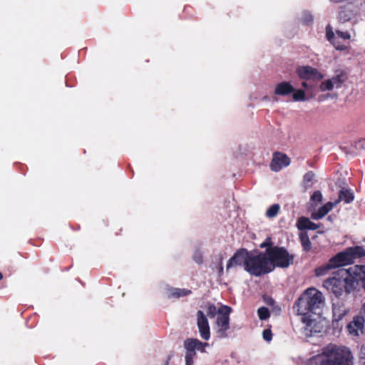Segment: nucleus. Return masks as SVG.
I'll return each instance as SVG.
<instances>
[{
  "instance_id": "obj_31",
  "label": "nucleus",
  "mask_w": 365,
  "mask_h": 365,
  "mask_svg": "<svg viewBox=\"0 0 365 365\" xmlns=\"http://www.w3.org/2000/svg\"><path fill=\"white\" fill-rule=\"evenodd\" d=\"M311 200L314 202H321L322 200V195L319 190L314 191L311 196Z\"/></svg>"
},
{
  "instance_id": "obj_2",
  "label": "nucleus",
  "mask_w": 365,
  "mask_h": 365,
  "mask_svg": "<svg viewBox=\"0 0 365 365\" xmlns=\"http://www.w3.org/2000/svg\"><path fill=\"white\" fill-rule=\"evenodd\" d=\"M354 281L351 279L349 269L339 270L331 277L324 280L322 286L329 293L339 298L345 292L350 294L354 291Z\"/></svg>"
},
{
  "instance_id": "obj_6",
  "label": "nucleus",
  "mask_w": 365,
  "mask_h": 365,
  "mask_svg": "<svg viewBox=\"0 0 365 365\" xmlns=\"http://www.w3.org/2000/svg\"><path fill=\"white\" fill-rule=\"evenodd\" d=\"M232 308L227 305H222L218 309L220 315L217 317L216 324L218 327L217 334L220 338L227 337V331L230 329V314Z\"/></svg>"
},
{
  "instance_id": "obj_46",
  "label": "nucleus",
  "mask_w": 365,
  "mask_h": 365,
  "mask_svg": "<svg viewBox=\"0 0 365 365\" xmlns=\"http://www.w3.org/2000/svg\"><path fill=\"white\" fill-rule=\"evenodd\" d=\"M364 365H365V361H364Z\"/></svg>"
},
{
  "instance_id": "obj_29",
  "label": "nucleus",
  "mask_w": 365,
  "mask_h": 365,
  "mask_svg": "<svg viewBox=\"0 0 365 365\" xmlns=\"http://www.w3.org/2000/svg\"><path fill=\"white\" fill-rule=\"evenodd\" d=\"M314 173L313 171H308L303 176V182L305 185H307L309 182H311L314 178Z\"/></svg>"
},
{
  "instance_id": "obj_21",
  "label": "nucleus",
  "mask_w": 365,
  "mask_h": 365,
  "mask_svg": "<svg viewBox=\"0 0 365 365\" xmlns=\"http://www.w3.org/2000/svg\"><path fill=\"white\" fill-rule=\"evenodd\" d=\"M354 199V192L350 189L343 187L339 192V198L334 203L336 205L340 201H344L345 203H350Z\"/></svg>"
},
{
  "instance_id": "obj_20",
  "label": "nucleus",
  "mask_w": 365,
  "mask_h": 365,
  "mask_svg": "<svg viewBox=\"0 0 365 365\" xmlns=\"http://www.w3.org/2000/svg\"><path fill=\"white\" fill-rule=\"evenodd\" d=\"M334 205V203L329 202L319 207L317 212H314L311 215V218L314 220H318L323 218L329 211H331Z\"/></svg>"
},
{
  "instance_id": "obj_25",
  "label": "nucleus",
  "mask_w": 365,
  "mask_h": 365,
  "mask_svg": "<svg viewBox=\"0 0 365 365\" xmlns=\"http://www.w3.org/2000/svg\"><path fill=\"white\" fill-rule=\"evenodd\" d=\"M257 314L261 320H266L270 317L269 310L265 307H259L257 310Z\"/></svg>"
},
{
  "instance_id": "obj_10",
  "label": "nucleus",
  "mask_w": 365,
  "mask_h": 365,
  "mask_svg": "<svg viewBox=\"0 0 365 365\" xmlns=\"http://www.w3.org/2000/svg\"><path fill=\"white\" fill-rule=\"evenodd\" d=\"M297 74L301 79L321 80L324 76L315 68L309 66H299L297 68Z\"/></svg>"
},
{
  "instance_id": "obj_28",
  "label": "nucleus",
  "mask_w": 365,
  "mask_h": 365,
  "mask_svg": "<svg viewBox=\"0 0 365 365\" xmlns=\"http://www.w3.org/2000/svg\"><path fill=\"white\" fill-rule=\"evenodd\" d=\"M333 88V84L330 79L323 81L320 85V90L322 91H331Z\"/></svg>"
},
{
  "instance_id": "obj_9",
  "label": "nucleus",
  "mask_w": 365,
  "mask_h": 365,
  "mask_svg": "<svg viewBox=\"0 0 365 365\" xmlns=\"http://www.w3.org/2000/svg\"><path fill=\"white\" fill-rule=\"evenodd\" d=\"M351 279L354 281V291L359 287L365 291V265H355L349 268Z\"/></svg>"
},
{
  "instance_id": "obj_36",
  "label": "nucleus",
  "mask_w": 365,
  "mask_h": 365,
  "mask_svg": "<svg viewBox=\"0 0 365 365\" xmlns=\"http://www.w3.org/2000/svg\"><path fill=\"white\" fill-rule=\"evenodd\" d=\"M336 34L339 37H340L343 39H349L350 38V34L347 31L344 32V31H336Z\"/></svg>"
},
{
  "instance_id": "obj_27",
  "label": "nucleus",
  "mask_w": 365,
  "mask_h": 365,
  "mask_svg": "<svg viewBox=\"0 0 365 365\" xmlns=\"http://www.w3.org/2000/svg\"><path fill=\"white\" fill-rule=\"evenodd\" d=\"M292 95L293 100L295 101H305V92L302 89L294 91Z\"/></svg>"
},
{
  "instance_id": "obj_42",
  "label": "nucleus",
  "mask_w": 365,
  "mask_h": 365,
  "mask_svg": "<svg viewBox=\"0 0 365 365\" xmlns=\"http://www.w3.org/2000/svg\"><path fill=\"white\" fill-rule=\"evenodd\" d=\"M219 272L220 274L223 272V267L222 264H220V266Z\"/></svg>"
},
{
  "instance_id": "obj_26",
  "label": "nucleus",
  "mask_w": 365,
  "mask_h": 365,
  "mask_svg": "<svg viewBox=\"0 0 365 365\" xmlns=\"http://www.w3.org/2000/svg\"><path fill=\"white\" fill-rule=\"evenodd\" d=\"M280 207L278 204H274L271 205L266 212V215L268 217H274L279 212Z\"/></svg>"
},
{
  "instance_id": "obj_8",
  "label": "nucleus",
  "mask_w": 365,
  "mask_h": 365,
  "mask_svg": "<svg viewBox=\"0 0 365 365\" xmlns=\"http://www.w3.org/2000/svg\"><path fill=\"white\" fill-rule=\"evenodd\" d=\"M250 252L246 248H240L237 250L233 256L227 261L226 265V270H228L234 267L243 266L245 270L246 262L249 257Z\"/></svg>"
},
{
  "instance_id": "obj_12",
  "label": "nucleus",
  "mask_w": 365,
  "mask_h": 365,
  "mask_svg": "<svg viewBox=\"0 0 365 365\" xmlns=\"http://www.w3.org/2000/svg\"><path fill=\"white\" fill-rule=\"evenodd\" d=\"M290 164V159L289 157L282 153L274 152L273 158L270 163V169L272 171L278 172L284 167H287Z\"/></svg>"
},
{
  "instance_id": "obj_4",
  "label": "nucleus",
  "mask_w": 365,
  "mask_h": 365,
  "mask_svg": "<svg viewBox=\"0 0 365 365\" xmlns=\"http://www.w3.org/2000/svg\"><path fill=\"white\" fill-rule=\"evenodd\" d=\"M266 254L273 269L275 267L287 268L294 263V255L289 254L284 247L274 246L268 248L266 250Z\"/></svg>"
},
{
  "instance_id": "obj_40",
  "label": "nucleus",
  "mask_w": 365,
  "mask_h": 365,
  "mask_svg": "<svg viewBox=\"0 0 365 365\" xmlns=\"http://www.w3.org/2000/svg\"><path fill=\"white\" fill-rule=\"evenodd\" d=\"M172 354H169L164 365H169V363L172 359Z\"/></svg>"
},
{
  "instance_id": "obj_13",
  "label": "nucleus",
  "mask_w": 365,
  "mask_h": 365,
  "mask_svg": "<svg viewBox=\"0 0 365 365\" xmlns=\"http://www.w3.org/2000/svg\"><path fill=\"white\" fill-rule=\"evenodd\" d=\"M342 267L337 255H335L329 259V260L324 264L317 267L314 270L315 274L317 277L327 274L330 270Z\"/></svg>"
},
{
  "instance_id": "obj_34",
  "label": "nucleus",
  "mask_w": 365,
  "mask_h": 365,
  "mask_svg": "<svg viewBox=\"0 0 365 365\" xmlns=\"http://www.w3.org/2000/svg\"><path fill=\"white\" fill-rule=\"evenodd\" d=\"M263 339L267 341H269L272 340V333L270 329H264L262 332Z\"/></svg>"
},
{
  "instance_id": "obj_11",
  "label": "nucleus",
  "mask_w": 365,
  "mask_h": 365,
  "mask_svg": "<svg viewBox=\"0 0 365 365\" xmlns=\"http://www.w3.org/2000/svg\"><path fill=\"white\" fill-rule=\"evenodd\" d=\"M197 324L202 339L208 340L210 337V326L206 316L201 310L197 312Z\"/></svg>"
},
{
  "instance_id": "obj_23",
  "label": "nucleus",
  "mask_w": 365,
  "mask_h": 365,
  "mask_svg": "<svg viewBox=\"0 0 365 365\" xmlns=\"http://www.w3.org/2000/svg\"><path fill=\"white\" fill-rule=\"evenodd\" d=\"M299 240L302 244V248L305 252L310 251L312 248V242L309 240L308 234L304 232H301L299 234Z\"/></svg>"
},
{
  "instance_id": "obj_45",
  "label": "nucleus",
  "mask_w": 365,
  "mask_h": 365,
  "mask_svg": "<svg viewBox=\"0 0 365 365\" xmlns=\"http://www.w3.org/2000/svg\"><path fill=\"white\" fill-rule=\"evenodd\" d=\"M328 220H331V217L330 216L328 217Z\"/></svg>"
},
{
  "instance_id": "obj_5",
  "label": "nucleus",
  "mask_w": 365,
  "mask_h": 365,
  "mask_svg": "<svg viewBox=\"0 0 365 365\" xmlns=\"http://www.w3.org/2000/svg\"><path fill=\"white\" fill-rule=\"evenodd\" d=\"M342 267L351 264L354 259L365 256V249L362 246H354L346 248L336 254Z\"/></svg>"
},
{
  "instance_id": "obj_17",
  "label": "nucleus",
  "mask_w": 365,
  "mask_h": 365,
  "mask_svg": "<svg viewBox=\"0 0 365 365\" xmlns=\"http://www.w3.org/2000/svg\"><path fill=\"white\" fill-rule=\"evenodd\" d=\"M297 227L299 230H316L321 227V224H316L306 217H300L297 220Z\"/></svg>"
},
{
  "instance_id": "obj_14",
  "label": "nucleus",
  "mask_w": 365,
  "mask_h": 365,
  "mask_svg": "<svg viewBox=\"0 0 365 365\" xmlns=\"http://www.w3.org/2000/svg\"><path fill=\"white\" fill-rule=\"evenodd\" d=\"M364 318L362 316H356L353 320L347 324V330L351 335L354 336H359L364 333Z\"/></svg>"
},
{
  "instance_id": "obj_16",
  "label": "nucleus",
  "mask_w": 365,
  "mask_h": 365,
  "mask_svg": "<svg viewBox=\"0 0 365 365\" xmlns=\"http://www.w3.org/2000/svg\"><path fill=\"white\" fill-rule=\"evenodd\" d=\"M207 345L197 339H187L184 341V347L187 353L196 354L195 349L203 351V347Z\"/></svg>"
},
{
  "instance_id": "obj_19",
  "label": "nucleus",
  "mask_w": 365,
  "mask_h": 365,
  "mask_svg": "<svg viewBox=\"0 0 365 365\" xmlns=\"http://www.w3.org/2000/svg\"><path fill=\"white\" fill-rule=\"evenodd\" d=\"M294 91V88L287 81H283L277 84L274 88V94L281 96H288Z\"/></svg>"
},
{
  "instance_id": "obj_24",
  "label": "nucleus",
  "mask_w": 365,
  "mask_h": 365,
  "mask_svg": "<svg viewBox=\"0 0 365 365\" xmlns=\"http://www.w3.org/2000/svg\"><path fill=\"white\" fill-rule=\"evenodd\" d=\"M346 78L345 75L341 73L340 74L332 77L330 81H331L334 88L336 87V88H339L341 87L342 84L345 82Z\"/></svg>"
},
{
  "instance_id": "obj_41",
  "label": "nucleus",
  "mask_w": 365,
  "mask_h": 365,
  "mask_svg": "<svg viewBox=\"0 0 365 365\" xmlns=\"http://www.w3.org/2000/svg\"><path fill=\"white\" fill-rule=\"evenodd\" d=\"M274 302V299L271 297H269L268 299V300L267 301V303L269 305L272 304Z\"/></svg>"
},
{
  "instance_id": "obj_35",
  "label": "nucleus",
  "mask_w": 365,
  "mask_h": 365,
  "mask_svg": "<svg viewBox=\"0 0 365 365\" xmlns=\"http://www.w3.org/2000/svg\"><path fill=\"white\" fill-rule=\"evenodd\" d=\"M193 260L197 264L202 263V256L200 252H195L193 255Z\"/></svg>"
},
{
  "instance_id": "obj_32",
  "label": "nucleus",
  "mask_w": 365,
  "mask_h": 365,
  "mask_svg": "<svg viewBox=\"0 0 365 365\" xmlns=\"http://www.w3.org/2000/svg\"><path fill=\"white\" fill-rule=\"evenodd\" d=\"M313 21L312 15L309 13H304L302 19V21L304 24L309 25Z\"/></svg>"
},
{
  "instance_id": "obj_33",
  "label": "nucleus",
  "mask_w": 365,
  "mask_h": 365,
  "mask_svg": "<svg viewBox=\"0 0 365 365\" xmlns=\"http://www.w3.org/2000/svg\"><path fill=\"white\" fill-rule=\"evenodd\" d=\"M196 354L193 353H187L185 354V365H192L193 364V358Z\"/></svg>"
},
{
  "instance_id": "obj_43",
  "label": "nucleus",
  "mask_w": 365,
  "mask_h": 365,
  "mask_svg": "<svg viewBox=\"0 0 365 365\" xmlns=\"http://www.w3.org/2000/svg\"><path fill=\"white\" fill-rule=\"evenodd\" d=\"M302 86L304 87V88H307L308 86V84L307 82H302Z\"/></svg>"
},
{
  "instance_id": "obj_7",
  "label": "nucleus",
  "mask_w": 365,
  "mask_h": 365,
  "mask_svg": "<svg viewBox=\"0 0 365 365\" xmlns=\"http://www.w3.org/2000/svg\"><path fill=\"white\" fill-rule=\"evenodd\" d=\"M307 298V303L311 308V313L316 314L317 309H319L324 302V298L321 292L316 288H308L304 292Z\"/></svg>"
},
{
  "instance_id": "obj_39",
  "label": "nucleus",
  "mask_w": 365,
  "mask_h": 365,
  "mask_svg": "<svg viewBox=\"0 0 365 365\" xmlns=\"http://www.w3.org/2000/svg\"><path fill=\"white\" fill-rule=\"evenodd\" d=\"M344 12H345L344 11H340L339 13V17L340 19L346 21V20L349 19V17H346V15L344 14Z\"/></svg>"
},
{
  "instance_id": "obj_30",
  "label": "nucleus",
  "mask_w": 365,
  "mask_h": 365,
  "mask_svg": "<svg viewBox=\"0 0 365 365\" xmlns=\"http://www.w3.org/2000/svg\"><path fill=\"white\" fill-rule=\"evenodd\" d=\"M218 313V309H217V307H215V304H208L207 306V315L212 318L214 317L216 314Z\"/></svg>"
},
{
  "instance_id": "obj_44",
  "label": "nucleus",
  "mask_w": 365,
  "mask_h": 365,
  "mask_svg": "<svg viewBox=\"0 0 365 365\" xmlns=\"http://www.w3.org/2000/svg\"><path fill=\"white\" fill-rule=\"evenodd\" d=\"M3 279V274L2 273L0 272V280H1Z\"/></svg>"
},
{
  "instance_id": "obj_18",
  "label": "nucleus",
  "mask_w": 365,
  "mask_h": 365,
  "mask_svg": "<svg viewBox=\"0 0 365 365\" xmlns=\"http://www.w3.org/2000/svg\"><path fill=\"white\" fill-rule=\"evenodd\" d=\"M333 317L336 321H340L347 314L349 309L346 307L343 302L333 303L332 305Z\"/></svg>"
},
{
  "instance_id": "obj_1",
  "label": "nucleus",
  "mask_w": 365,
  "mask_h": 365,
  "mask_svg": "<svg viewBox=\"0 0 365 365\" xmlns=\"http://www.w3.org/2000/svg\"><path fill=\"white\" fill-rule=\"evenodd\" d=\"M313 362L319 365H353V356L349 349L333 344L326 346L320 356L313 359Z\"/></svg>"
},
{
  "instance_id": "obj_38",
  "label": "nucleus",
  "mask_w": 365,
  "mask_h": 365,
  "mask_svg": "<svg viewBox=\"0 0 365 365\" xmlns=\"http://www.w3.org/2000/svg\"><path fill=\"white\" fill-rule=\"evenodd\" d=\"M326 36H327V38L329 41L332 42V43L334 45V41H333V40H334V34L333 31H328V30H327Z\"/></svg>"
},
{
  "instance_id": "obj_37",
  "label": "nucleus",
  "mask_w": 365,
  "mask_h": 365,
  "mask_svg": "<svg viewBox=\"0 0 365 365\" xmlns=\"http://www.w3.org/2000/svg\"><path fill=\"white\" fill-rule=\"evenodd\" d=\"M272 245V242L271 241V238L268 237L266 239V240L264 242H262L260 245V247L261 248L267 247V249H268V248L273 247Z\"/></svg>"
},
{
  "instance_id": "obj_22",
  "label": "nucleus",
  "mask_w": 365,
  "mask_h": 365,
  "mask_svg": "<svg viewBox=\"0 0 365 365\" xmlns=\"http://www.w3.org/2000/svg\"><path fill=\"white\" fill-rule=\"evenodd\" d=\"M192 291L187 289L172 288L169 291L168 297L179 298L190 294Z\"/></svg>"
},
{
  "instance_id": "obj_15",
  "label": "nucleus",
  "mask_w": 365,
  "mask_h": 365,
  "mask_svg": "<svg viewBox=\"0 0 365 365\" xmlns=\"http://www.w3.org/2000/svg\"><path fill=\"white\" fill-rule=\"evenodd\" d=\"M307 298L303 293L295 302L293 309L296 310L299 315H307L311 313V308L307 303Z\"/></svg>"
},
{
  "instance_id": "obj_3",
  "label": "nucleus",
  "mask_w": 365,
  "mask_h": 365,
  "mask_svg": "<svg viewBox=\"0 0 365 365\" xmlns=\"http://www.w3.org/2000/svg\"><path fill=\"white\" fill-rule=\"evenodd\" d=\"M247 259L245 271L252 276L260 277L273 271L266 252H258L257 255L250 252Z\"/></svg>"
}]
</instances>
